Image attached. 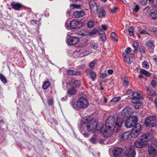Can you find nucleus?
I'll list each match as a JSON object with an SVG mask.
<instances>
[{"mask_svg": "<svg viewBox=\"0 0 157 157\" xmlns=\"http://www.w3.org/2000/svg\"><path fill=\"white\" fill-rule=\"evenodd\" d=\"M79 39L78 37L71 36L67 39V42L70 45H75L79 41Z\"/></svg>", "mask_w": 157, "mask_h": 157, "instance_id": "nucleus-12", "label": "nucleus"}, {"mask_svg": "<svg viewBox=\"0 0 157 157\" xmlns=\"http://www.w3.org/2000/svg\"><path fill=\"white\" fill-rule=\"evenodd\" d=\"M123 152L122 149L120 147H116L113 149V157H120Z\"/></svg>", "mask_w": 157, "mask_h": 157, "instance_id": "nucleus-14", "label": "nucleus"}, {"mask_svg": "<svg viewBox=\"0 0 157 157\" xmlns=\"http://www.w3.org/2000/svg\"><path fill=\"white\" fill-rule=\"evenodd\" d=\"M140 94L137 92H133L132 94V97L130 98V99H132L131 102L132 103H137L141 105V102L140 100L143 99V98L140 96Z\"/></svg>", "mask_w": 157, "mask_h": 157, "instance_id": "nucleus-5", "label": "nucleus"}, {"mask_svg": "<svg viewBox=\"0 0 157 157\" xmlns=\"http://www.w3.org/2000/svg\"><path fill=\"white\" fill-rule=\"evenodd\" d=\"M97 123H98L97 124H102V127L100 128V127L99 126H97V127H95V132L96 131L98 132V133H102V134L103 135V132H103H102V129H103V124L102 123L99 122H98V121H97ZM97 124L98 125V124Z\"/></svg>", "mask_w": 157, "mask_h": 157, "instance_id": "nucleus-22", "label": "nucleus"}, {"mask_svg": "<svg viewBox=\"0 0 157 157\" xmlns=\"http://www.w3.org/2000/svg\"><path fill=\"white\" fill-rule=\"evenodd\" d=\"M48 104L49 105H52L53 103V100L52 99H49L48 100Z\"/></svg>", "mask_w": 157, "mask_h": 157, "instance_id": "nucleus-58", "label": "nucleus"}, {"mask_svg": "<svg viewBox=\"0 0 157 157\" xmlns=\"http://www.w3.org/2000/svg\"><path fill=\"white\" fill-rule=\"evenodd\" d=\"M72 83H73L74 84V86L76 87H79L80 85V81L78 80H76L74 79H72L71 81Z\"/></svg>", "mask_w": 157, "mask_h": 157, "instance_id": "nucleus-33", "label": "nucleus"}, {"mask_svg": "<svg viewBox=\"0 0 157 157\" xmlns=\"http://www.w3.org/2000/svg\"><path fill=\"white\" fill-rule=\"evenodd\" d=\"M77 33L78 35L82 36H86L88 34L87 31L85 30H82L78 31L77 32Z\"/></svg>", "mask_w": 157, "mask_h": 157, "instance_id": "nucleus-23", "label": "nucleus"}, {"mask_svg": "<svg viewBox=\"0 0 157 157\" xmlns=\"http://www.w3.org/2000/svg\"><path fill=\"white\" fill-rule=\"evenodd\" d=\"M148 154L150 157H155L157 155V152L156 150L151 145H149L148 148Z\"/></svg>", "mask_w": 157, "mask_h": 157, "instance_id": "nucleus-13", "label": "nucleus"}, {"mask_svg": "<svg viewBox=\"0 0 157 157\" xmlns=\"http://www.w3.org/2000/svg\"><path fill=\"white\" fill-rule=\"evenodd\" d=\"M138 120V117L137 116H132L129 119H127L125 122V126L127 128H131L133 127L136 124Z\"/></svg>", "mask_w": 157, "mask_h": 157, "instance_id": "nucleus-4", "label": "nucleus"}, {"mask_svg": "<svg viewBox=\"0 0 157 157\" xmlns=\"http://www.w3.org/2000/svg\"><path fill=\"white\" fill-rule=\"evenodd\" d=\"M88 119H86L84 122V124L86 125V128L88 131L91 133H93L95 132V127L97 126L102 127V124H97V121H94L93 120H90L88 121Z\"/></svg>", "mask_w": 157, "mask_h": 157, "instance_id": "nucleus-2", "label": "nucleus"}, {"mask_svg": "<svg viewBox=\"0 0 157 157\" xmlns=\"http://www.w3.org/2000/svg\"><path fill=\"white\" fill-rule=\"evenodd\" d=\"M89 5L90 9L93 13H95L97 12L98 7L96 3L93 0H90L89 2Z\"/></svg>", "mask_w": 157, "mask_h": 157, "instance_id": "nucleus-16", "label": "nucleus"}, {"mask_svg": "<svg viewBox=\"0 0 157 157\" xmlns=\"http://www.w3.org/2000/svg\"><path fill=\"white\" fill-rule=\"evenodd\" d=\"M140 72L142 74H143L146 76L149 77L151 75V74L150 73L148 72L146 70H144V69H141L140 70Z\"/></svg>", "mask_w": 157, "mask_h": 157, "instance_id": "nucleus-26", "label": "nucleus"}, {"mask_svg": "<svg viewBox=\"0 0 157 157\" xmlns=\"http://www.w3.org/2000/svg\"><path fill=\"white\" fill-rule=\"evenodd\" d=\"M151 85L153 88H155L156 86V82L155 80H152L151 82Z\"/></svg>", "mask_w": 157, "mask_h": 157, "instance_id": "nucleus-45", "label": "nucleus"}, {"mask_svg": "<svg viewBox=\"0 0 157 157\" xmlns=\"http://www.w3.org/2000/svg\"><path fill=\"white\" fill-rule=\"evenodd\" d=\"M142 65L143 67L146 68H147L149 67L148 63L146 61H144L143 62L142 64Z\"/></svg>", "mask_w": 157, "mask_h": 157, "instance_id": "nucleus-46", "label": "nucleus"}, {"mask_svg": "<svg viewBox=\"0 0 157 157\" xmlns=\"http://www.w3.org/2000/svg\"><path fill=\"white\" fill-rule=\"evenodd\" d=\"M0 79L3 83H5L7 82L6 78L3 75L1 74H0Z\"/></svg>", "mask_w": 157, "mask_h": 157, "instance_id": "nucleus-37", "label": "nucleus"}, {"mask_svg": "<svg viewBox=\"0 0 157 157\" xmlns=\"http://www.w3.org/2000/svg\"><path fill=\"white\" fill-rule=\"evenodd\" d=\"M150 16L152 17V19L153 20L157 19V11H154L150 13Z\"/></svg>", "mask_w": 157, "mask_h": 157, "instance_id": "nucleus-27", "label": "nucleus"}, {"mask_svg": "<svg viewBox=\"0 0 157 157\" xmlns=\"http://www.w3.org/2000/svg\"><path fill=\"white\" fill-rule=\"evenodd\" d=\"M74 70H69L68 71V74L70 75H74Z\"/></svg>", "mask_w": 157, "mask_h": 157, "instance_id": "nucleus-53", "label": "nucleus"}, {"mask_svg": "<svg viewBox=\"0 0 157 157\" xmlns=\"http://www.w3.org/2000/svg\"><path fill=\"white\" fill-rule=\"evenodd\" d=\"M140 3L142 5H146L147 4V0H142L140 2Z\"/></svg>", "mask_w": 157, "mask_h": 157, "instance_id": "nucleus-48", "label": "nucleus"}, {"mask_svg": "<svg viewBox=\"0 0 157 157\" xmlns=\"http://www.w3.org/2000/svg\"><path fill=\"white\" fill-rule=\"evenodd\" d=\"M148 48L149 52L150 53H152L153 52V48Z\"/></svg>", "mask_w": 157, "mask_h": 157, "instance_id": "nucleus-59", "label": "nucleus"}, {"mask_svg": "<svg viewBox=\"0 0 157 157\" xmlns=\"http://www.w3.org/2000/svg\"><path fill=\"white\" fill-rule=\"evenodd\" d=\"M128 84V80L127 78H124V85L125 86L127 85Z\"/></svg>", "mask_w": 157, "mask_h": 157, "instance_id": "nucleus-52", "label": "nucleus"}, {"mask_svg": "<svg viewBox=\"0 0 157 157\" xmlns=\"http://www.w3.org/2000/svg\"><path fill=\"white\" fill-rule=\"evenodd\" d=\"M97 45L96 44L93 43L92 44L91 47L93 49H95L97 48Z\"/></svg>", "mask_w": 157, "mask_h": 157, "instance_id": "nucleus-57", "label": "nucleus"}, {"mask_svg": "<svg viewBox=\"0 0 157 157\" xmlns=\"http://www.w3.org/2000/svg\"><path fill=\"white\" fill-rule=\"evenodd\" d=\"M11 5L13 8L15 10H18L22 7V5L19 3H12Z\"/></svg>", "mask_w": 157, "mask_h": 157, "instance_id": "nucleus-20", "label": "nucleus"}, {"mask_svg": "<svg viewBox=\"0 0 157 157\" xmlns=\"http://www.w3.org/2000/svg\"><path fill=\"white\" fill-rule=\"evenodd\" d=\"M113 71L112 70L109 69L107 71V73L109 75L112 74L113 73Z\"/></svg>", "mask_w": 157, "mask_h": 157, "instance_id": "nucleus-63", "label": "nucleus"}, {"mask_svg": "<svg viewBox=\"0 0 157 157\" xmlns=\"http://www.w3.org/2000/svg\"><path fill=\"white\" fill-rule=\"evenodd\" d=\"M90 52L88 50H85V52H82V54L83 55V56H87L89 54Z\"/></svg>", "mask_w": 157, "mask_h": 157, "instance_id": "nucleus-50", "label": "nucleus"}, {"mask_svg": "<svg viewBox=\"0 0 157 157\" xmlns=\"http://www.w3.org/2000/svg\"><path fill=\"white\" fill-rule=\"evenodd\" d=\"M141 125L139 123L137 124L133 127L131 132V136L132 138H136L140 132Z\"/></svg>", "mask_w": 157, "mask_h": 157, "instance_id": "nucleus-7", "label": "nucleus"}, {"mask_svg": "<svg viewBox=\"0 0 157 157\" xmlns=\"http://www.w3.org/2000/svg\"><path fill=\"white\" fill-rule=\"evenodd\" d=\"M105 14V13L104 10L103 9L101 10L99 14L98 17H104Z\"/></svg>", "mask_w": 157, "mask_h": 157, "instance_id": "nucleus-38", "label": "nucleus"}, {"mask_svg": "<svg viewBox=\"0 0 157 157\" xmlns=\"http://www.w3.org/2000/svg\"><path fill=\"white\" fill-rule=\"evenodd\" d=\"M99 34L100 37L101 38V40L103 41H105L106 40V38L104 34V31H101V33H100V31H99Z\"/></svg>", "mask_w": 157, "mask_h": 157, "instance_id": "nucleus-31", "label": "nucleus"}, {"mask_svg": "<svg viewBox=\"0 0 157 157\" xmlns=\"http://www.w3.org/2000/svg\"><path fill=\"white\" fill-rule=\"evenodd\" d=\"M139 138L141 140L144 141V143L147 145V142L150 139V134L149 133H146L141 135Z\"/></svg>", "mask_w": 157, "mask_h": 157, "instance_id": "nucleus-15", "label": "nucleus"}, {"mask_svg": "<svg viewBox=\"0 0 157 157\" xmlns=\"http://www.w3.org/2000/svg\"><path fill=\"white\" fill-rule=\"evenodd\" d=\"M82 23L80 21H76L72 20L69 23L70 26L72 29H77L81 27L82 26Z\"/></svg>", "mask_w": 157, "mask_h": 157, "instance_id": "nucleus-11", "label": "nucleus"}, {"mask_svg": "<svg viewBox=\"0 0 157 157\" xmlns=\"http://www.w3.org/2000/svg\"><path fill=\"white\" fill-rule=\"evenodd\" d=\"M134 112L133 108L130 107H126L121 112V115L124 117H131Z\"/></svg>", "mask_w": 157, "mask_h": 157, "instance_id": "nucleus-10", "label": "nucleus"}, {"mask_svg": "<svg viewBox=\"0 0 157 157\" xmlns=\"http://www.w3.org/2000/svg\"><path fill=\"white\" fill-rule=\"evenodd\" d=\"M155 117L154 116H150L147 117L145 120V124L147 127H154L156 125Z\"/></svg>", "mask_w": 157, "mask_h": 157, "instance_id": "nucleus-6", "label": "nucleus"}, {"mask_svg": "<svg viewBox=\"0 0 157 157\" xmlns=\"http://www.w3.org/2000/svg\"><path fill=\"white\" fill-rule=\"evenodd\" d=\"M147 93L149 95L153 96L155 94V93L154 90L152 89H147L146 91Z\"/></svg>", "mask_w": 157, "mask_h": 157, "instance_id": "nucleus-32", "label": "nucleus"}, {"mask_svg": "<svg viewBox=\"0 0 157 157\" xmlns=\"http://www.w3.org/2000/svg\"><path fill=\"white\" fill-rule=\"evenodd\" d=\"M76 92V89L74 88H71L68 89L67 91V93L68 94L71 95L74 94Z\"/></svg>", "mask_w": 157, "mask_h": 157, "instance_id": "nucleus-30", "label": "nucleus"}, {"mask_svg": "<svg viewBox=\"0 0 157 157\" xmlns=\"http://www.w3.org/2000/svg\"><path fill=\"white\" fill-rule=\"evenodd\" d=\"M144 142L139 138L138 140L136 141L135 143V145L136 147L138 148H141L145 147L146 145Z\"/></svg>", "mask_w": 157, "mask_h": 157, "instance_id": "nucleus-18", "label": "nucleus"}, {"mask_svg": "<svg viewBox=\"0 0 157 157\" xmlns=\"http://www.w3.org/2000/svg\"><path fill=\"white\" fill-rule=\"evenodd\" d=\"M131 49L130 48H128L126 49L125 52L127 53H129L131 52Z\"/></svg>", "mask_w": 157, "mask_h": 157, "instance_id": "nucleus-56", "label": "nucleus"}, {"mask_svg": "<svg viewBox=\"0 0 157 157\" xmlns=\"http://www.w3.org/2000/svg\"><path fill=\"white\" fill-rule=\"evenodd\" d=\"M77 105L79 108L84 109L86 108L89 105V102L86 96L81 97L77 101Z\"/></svg>", "mask_w": 157, "mask_h": 157, "instance_id": "nucleus-3", "label": "nucleus"}, {"mask_svg": "<svg viewBox=\"0 0 157 157\" xmlns=\"http://www.w3.org/2000/svg\"><path fill=\"white\" fill-rule=\"evenodd\" d=\"M84 15V13L82 11H76L73 13V17L74 18H78L83 17Z\"/></svg>", "mask_w": 157, "mask_h": 157, "instance_id": "nucleus-17", "label": "nucleus"}, {"mask_svg": "<svg viewBox=\"0 0 157 157\" xmlns=\"http://www.w3.org/2000/svg\"><path fill=\"white\" fill-rule=\"evenodd\" d=\"M87 25L89 28H91L94 26V23L93 21H90L88 23Z\"/></svg>", "mask_w": 157, "mask_h": 157, "instance_id": "nucleus-43", "label": "nucleus"}, {"mask_svg": "<svg viewBox=\"0 0 157 157\" xmlns=\"http://www.w3.org/2000/svg\"><path fill=\"white\" fill-rule=\"evenodd\" d=\"M120 97H118L113 98L111 100V101L113 102H116L117 101L120 100Z\"/></svg>", "mask_w": 157, "mask_h": 157, "instance_id": "nucleus-44", "label": "nucleus"}, {"mask_svg": "<svg viewBox=\"0 0 157 157\" xmlns=\"http://www.w3.org/2000/svg\"><path fill=\"white\" fill-rule=\"evenodd\" d=\"M117 9L116 7H113L112 9H110V11L112 12L115 13L117 10Z\"/></svg>", "mask_w": 157, "mask_h": 157, "instance_id": "nucleus-54", "label": "nucleus"}, {"mask_svg": "<svg viewBox=\"0 0 157 157\" xmlns=\"http://www.w3.org/2000/svg\"><path fill=\"white\" fill-rule=\"evenodd\" d=\"M91 142L93 144L95 143L96 142V140L95 137H92V138H91Z\"/></svg>", "mask_w": 157, "mask_h": 157, "instance_id": "nucleus-61", "label": "nucleus"}, {"mask_svg": "<svg viewBox=\"0 0 157 157\" xmlns=\"http://www.w3.org/2000/svg\"><path fill=\"white\" fill-rule=\"evenodd\" d=\"M124 120L122 118L118 117L116 119L115 125L113 127V132L117 133L122 126Z\"/></svg>", "mask_w": 157, "mask_h": 157, "instance_id": "nucleus-8", "label": "nucleus"}, {"mask_svg": "<svg viewBox=\"0 0 157 157\" xmlns=\"http://www.w3.org/2000/svg\"><path fill=\"white\" fill-rule=\"evenodd\" d=\"M71 104L74 109L76 110L78 109V107L77 106V105L76 104V105L75 104V103L73 101L71 102Z\"/></svg>", "mask_w": 157, "mask_h": 157, "instance_id": "nucleus-39", "label": "nucleus"}, {"mask_svg": "<svg viewBox=\"0 0 157 157\" xmlns=\"http://www.w3.org/2000/svg\"><path fill=\"white\" fill-rule=\"evenodd\" d=\"M140 52H142L144 53H145V50L142 47L140 48Z\"/></svg>", "mask_w": 157, "mask_h": 157, "instance_id": "nucleus-64", "label": "nucleus"}, {"mask_svg": "<svg viewBox=\"0 0 157 157\" xmlns=\"http://www.w3.org/2000/svg\"><path fill=\"white\" fill-rule=\"evenodd\" d=\"M74 75H82L81 72L80 71H78L74 70Z\"/></svg>", "mask_w": 157, "mask_h": 157, "instance_id": "nucleus-47", "label": "nucleus"}, {"mask_svg": "<svg viewBox=\"0 0 157 157\" xmlns=\"http://www.w3.org/2000/svg\"><path fill=\"white\" fill-rule=\"evenodd\" d=\"M123 58L125 62L129 64H130L131 63V62L127 54H125L123 55Z\"/></svg>", "mask_w": 157, "mask_h": 157, "instance_id": "nucleus-28", "label": "nucleus"}, {"mask_svg": "<svg viewBox=\"0 0 157 157\" xmlns=\"http://www.w3.org/2000/svg\"><path fill=\"white\" fill-rule=\"evenodd\" d=\"M95 62L94 61H92V62L90 63L89 66L90 68L91 69H92V68L94 67V66L95 65Z\"/></svg>", "mask_w": 157, "mask_h": 157, "instance_id": "nucleus-49", "label": "nucleus"}, {"mask_svg": "<svg viewBox=\"0 0 157 157\" xmlns=\"http://www.w3.org/2000/svg\"><path fill=\"white\" fill-rule=\"evenodd\" d=\"M78 128L80 131L81 132L82 134L85 137H87L88 136V134L87 133L82 132V129L83 128L82 127V125H79Z\"/></svg>", "mask_w": 157, "mask_h": 157, "instance_id": "nucleus-34", "label": "nucleus"}, {"mask_svg": "<svg viewBox=\"0 0 157 157\" xmlns=\"http://www.w3.org/2000/svg\"><path fill=\"white\" fill-rule=\"evenodd\" d=\"M140 33L141 34H147L148 35H149L148 33L144 29L142 31H141Z\"/></svg>", "mask_w": 157, "mask_h": 157, "instance_id": "nucleus-55", "label": "nucleus"}, {"mask_svg": "<svg viewBox=\"0 0 157 157\" xmlns=\"http://www.w3.org/2000/svg\"><path fill=\"white\" fill-rule=\"evenodd\" d=\"M70 7H72L74 8L78 9L80 8L81 6L79 5L76 4H71L70 5Z\"/></svg>", "mask_w": 157, "mask_h": 157, "instance_id": "nucleus-41", "label": "nucleus"}, {"mask_svg": "<svg viewBox=\"0 0 157 157\" xmlns=\"http://www.w3.org/2000/svg\"><path fill=\"white\" fill-rule=\"evenodd\" d=\"M133 4H135V6L133 7V11L134 12L136 13L140 10V7L138 5H136L135 2L133 3Z\"/></svg>", "mask_w": 157, "mask_h": 157, "instance_id": "nucleus-36", "label": "nucleus"}, {"mask_svg": "<svg viewBox=\"0 0 157 157\" xmlns=\"http://www.w3.org/2000/svg\"><path fill=\"white\" fill-rule=\"evenodd\" d=\"M115 121L114 116H109L106 120L105 126L106 128L103 133L104 136L108 137L112 135L113 131L111 130V127L114 123Z\"/></svg>", "mask_w": 157, "mask_h": 157, "instance_id": "nucleus-1", "label": "nucleus"}, {"mask_svg": "<svg viewBox=\"0 0 157 157\" xmlns=\"http://www.w3.org/2000/svg\"><path fill=\"white\" fill-rule=\"evenodd\" d=\"M97 29H94L90 32L89 33V34L91 35L97 33Z\"/></svg>", "mask_w": 157, "mask_h": 157, "instance_id": "nucleus-51", "label": "nucleus"}, {"mask_svg": "<svg viewBox=\"0 0 157 157\" xmlns=\"http://www.w3.org/2000/svg\"><path fill=\"white\" fill-rule=\"evenodd\" d=\"M87 43L86 41H85L80 44L81 46H85L87 45Z\"/></svg>", "mask_w": 157, "mask_h": 157, "instance_id": "nucleus-60", "label": "nucleus"}, {"mask_svg": "<svg viewBox=\"0 0 157 157\" xmlns=\"http://www.w3.org/2000/svg\"><path fill=\"white\" fill-rule=\"evenodd\" d=\"M148 48H154V41L152 40L148 41L146 43Z\"/></svg>", "mask_w": 157, "mask_h": 157, "instance_id": "nucleus-24", "label": "nucleus"}, {"mask_svg": "<svg viewBox=\"0 0 157 157\" xmlns=\"http://www.w3.org/2000/svg\"><path fill=\"white\" fill-rule=\"evenodd\" d=\"M110 36L112 39L115 41L118 40L117 37L114 32H112L110 34Z\"/></svg>", "mask_w": 157, "mask_h": 157, "instance_id": "nucleus-35", "label": "nucleus"}, {"mask_svg": "<svg viewBox=\"0 0 157 157\" xmlns=\"http://www.w3.org/2000/svg\"><path fill=\"white\" fill-rule=\"evenodd\" d=\"M50 85V83L48 81H45L43 85L42 88L44 90H46L49 87Z\"/></svg>", "mask_w": 157, "mask_h": 157, "instance_id": "nucleus-29", "label": "nucleus"}, {"mask_svg": "<svg viewBox=\"0 0 157 157\" xmlns=\"http://www.w3.org/2000/svg\"><path fill=\"white\" fill-rule=\"evenodd\" d=\"M133 47L134 49V52L135 53H136L137 52V48L138 47V42L137 41H135L133 44Z\"/></svg>", "mask_w": 157, "mask_h": 157, "instance_id": "nucleus-25", "label": "nucleus"}, {"mask_svg": "<svg viewBox=\"0 0 157 157\" xmlns=\"http://www.w3.org/2000/svg\"><path fill=\"white\" fill-rule=\"evenodd\" d=\"M129 136V133L126 132L121 134L119 137V140L121 141H125L128 138Z\"/></svg>", "mask_w": 157, "mask_h": 157, "instance_id": "nucleus-19", "label": "nucleus"}, {"mask_svg": "<svg viewBox=\"0 0 157 157\" xmlns=\"http://www.w3.org/2000/svg\"><path fill=\"white\" fill-rule=\"evenodd\" d=\"M85 71L87 75L88 74V73H89L91 78L93 80H94L96 78V75L94 72L90 71L89 70H86Z\"/></svg>", "mask_w": 157, "mask_h": 157, "instance_id": "nucleus-21", "label": "nucleus"}, {"mask_svg": "<svg viewBox=\"0 0 157 157\" xmlns=\"http://www.w3.org/2000/svg\"><path fill=\"white\" fill-rule=\"evenodd\" d=\"M135 154L134 148L132 147H129L127 149L126 152L121 157H135Z\"/></svg>", "mask_w": 157, "mask_h": 157, "instance_id": "nucleus-9", "label": "nucleus"}, {"mask_svg": "<svg viewBox=\"0 0 157 157\" xmlns=\"http://www.w3.org/2000/svg\"><path fill=\"white\" fill-rule=\"evenodd\" d=\"M107 74L106 73L102 74L101 75V77L102 78H104L107 76Z\"/></svg>", "mask_w": 157, "mask_h": 157, "instance_id": "nucleus-62", "label": "nucleus"}, {"mask_svg": "<svg viewBox=\"0 0 157 157\" xmlns=\"http://www.w3.org/2000/svg\"><path fill=\"white\" fill-rule=\"evenodd\" d=\"M151 4L153 6L157 8V0H153Z\"/></svg>", "mask_w": 157, "mask_h": 157, "instance_id": "nucleus-42", "label": "nucleus"}, {"mask_svg": "<svg viewBox=\"0 0 157 157\" xmlns=\"http://www.w3.org/2000/svg\"><path fill=\"white\" fill-rule=\"evenodd\" d=\"M133 30L134 28L132 27H131L130 28L128 29V32L129 35L130 36H132L133 35Z\"/></svg>", "mask_w": 157, "mask_h": 157, "instance_id": "nucleus-40", "label": "nucleus"}]
</instances>
